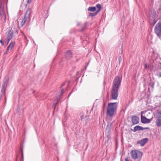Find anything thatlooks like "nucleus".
<instances>
[{"mask_svg": "<svg viewBox=\"0 0 161 161\" xmlns=\"http://www.w3.org/2000/svg\"><path fill=\"white\" fill-rule=\"evenodd\" d=\"M122 53V50H121V54Z\"/></svg>", "mask_w": 161, "mask_h": 161, "instance_id": "8fccbe9b", "label": "nucleus"}, {"mask_svg": "<svg viewBox=\"0 0 161 161\" xmlns=\"http://www.w3.org/2000/svg\"><path fill=\"white\" fill-rule=\"evenodd\" d=\"M131 130L134 132L138 130H142V127L139 125H137L134 127L133 130L131 129Z\"/></svg>", "mask_w": 161, "mask_h": 161, "instance_id": "dca6fc26", "label": "nucleus"}, {"mask_svg": "<svg viewBox=\"0 0 161 161\" xmlns=\"http://www.w3.org/2000/svg\"><path fill=\"white\" fill-rule=\"evenodd\" d=\"M156 12L154 9H151L149 11V17L150 19H155L156 16Z\"/></svg>", "mask_w": 161, "mask_h": 161, "instance_id": "6e6552de", "label": "nucleus"}, {"mask_svg": "<svg viewBox=\"0 0 161 161\" xmlns=\"http://www.w3.org/2000/svg\"><path fill=\"white\" fill-rule=\"evenodd\" d=\"M118 60H119V63L121 61H122V58H121V56H119V58H118Z\"/></svg>", "mask_w": 161, "mask_h": 161, "instance_id": "f704fd0d", "label": "nucleus"}, {"mask_svg": "<svg viewBox=\"0 0 161 161\" xmlns=\"http://www.w3.org/2000/svg\"><path fill=\"white\" fill-rule=\"evenodd\" d=\"M27 19H28L24 17V19H23L21 22V26L24 25Z\"/></svg>", "mask_w": 161, "mask_h": 161, "instance_id": "b1692460", "label": "nucleus"}, {"mask_svg": "<svg viewBox=\"0 0 161 161\" xmlns=\"http://www.w3.org/2000/svg\"><path fill=\"white\" fill-rule=\"evenodd\" d=\"M131 158L134 160L136 159H138V161H140L143 155L142 153L139 150H132L130 152Z\"/></svg>", "mask_w": 161, "mask_h": 161, "instance_id": "7ed1b4c3", "label": "nucleus"}, {"mask_svg": "<svg viewBox=\"0 0 161 161\" xmlns=\"http://www.w3.org/2000/svg\"><path fill=\"white\" fill-rule=\"evenodd\" d=\"M96 10V8L95 7H90L88 8L87 10L89 11L94 12Z\"/></svg>", "mask_w": 161, "mask_h": 161, "instance_id": "6ab92c4d", "label": "nucleus"}, {"mask_svg": "<svg viewBox=\"0 0 161 161\" xmlns=\"http://www.w3.org/2000/svg\"><path fill=\"white\" fill-rule=\"evenodd\" d=\"M60 100V98L58 97L56 99H54L53 105V107L54 108V111L55 110L56 107L58 104Z\"/></svg>", "mask_w": 161, "mask_h": 161, "instance_id": "ddd939ff", "label": "nucleus"}, {"mask_svg": "<svg viewBox=\"0 0 161 161\" xmlns=\"http://www.w3.org/2000/svg\"><path fill=\"white\" fill-rule=\"evenodd\" d=\"M20 150L22 153L21 158L22 159V161H24V157H23V145L22 144L20 145Z\"/></svg>", "mask_w": 161, "mask_h": 161, "instance_id": "412c9836", "label": "nucleus"}, {"mask_svg": "<svg viewBox=\"0 0 161 161\" xmlns=\"http://www.w3.org/2000/svg\"><path fill=\"white\" fill-rule=\"evenodd\" d=\"M152 83V85L151 86L153 87L154 84L153 83Z\"/></svg>", "mask_w": 161, "mask_h": 161, "instance_id": "a18cd8bd", "label": "nucleus"}, {"mask_svg": "<svg viewBox=\"0 0 161 161\" xmlns=\"http://www.w3.org/2000/svg\"><path fill=\"white\" fill-rule=\"evenodd\" d=\"M121 81V79L118 76L116 77L113 81L111 93L112 98L114 100L117 98L118 89L120 86Z\"/></svg>", "mask_w": 161, "mask_h": 161, "instance_id": "f257e3e1", "label": "nucleus"}, {"mask_svg": "<svg viewBox=\"0 0 161 161\" xmlns=\"http://www.w3.org/2000/svg\"><path fill=\"white\" fill-rule=\"evenodd\" d=\"M14 31L11 29L9 30V32L7 35V38L6 39V41L4 45L5 47H6L10 40L14 36Z\"/></svg>", "mask_w": 161, "mask_h": 161, "instance_id": "20e7f679", "label": "nucleus"}, {"mask_svg": "<svg viewBox=\"0 0 161 161\" xmlns=\"http://www.w3.org/2000/svg\"><path fill=\"white\" fill-rule=\"evenodd\" d=\"M87 23H86V22L85 23L84 25L82 26V29L80 31L81 32L83 31L86 29V28L87 26Z\"/></svg>", "mask_w": 161, "mask_h": 161, "instance_id": "a878e982", "label": "nucleus"}, {"mask_svg": "<svg viewBox=\"0 0 161 161\" xmlns=\"http://www.w3.org/2000/svg\"><path fill=\"white\" fill-rule=\"evenodd\" d=\"M157 66L156 67L158 71L161 69V63L159 62L158 63Z\"/></svg>", "mask_w": 161, "mask_h": 161, "instance_id": "bb28decb", "label": "nucleus"}, {"mask_svg": "<svg viewBox=\"0 0 161 161\" xmlns=\"http://www.w3.org/2000/svg\"><path fill=\"white\" fill-rule=\"evenodd\" d=\"M148 141V139L147 138H145L140 141H138L137 143L138 144H140L141 146H143Z\"/></svg>", "mask_w": 161, "mask_h": 161, "instance_id": "f8f14e48", "label": "nucleus"}, {"mask_svg": "<svg viewBox=\"0 0 161 161\" xmlns=\"http://www.w3.org/2000/svg\"><path fill=\"white\" fill-rule=\"evenodd\" d=\"M72 56V53L70 50H68L65 53V57L67 59H69Z\"/></svg>", "mask_w": 161, "mask_h": 161, "instance_id": "9d476101", "label": "nucleus"}, {"mask_svg": "<svg viewBox=\"0 0 161 161\" xmlns=\"http://www.w3.org/2000/svg\"><path fill=\"white\" fill-rule=\"evenodd\" d=\"M20 161H21V158L20 159Z\"/></svg>", "mask_w": 161, "mask_h": 161, "instance_id": "3c124183", "label": "nucleus"}, {"mask_svg": "<svg viewBox=\"0 0 161 161\" xmlns=\"http://www.w3.org/2000/svg\"><path fill=\"white\" fill-rule=\"evenodd\" d=\"M149 129V127H142V130H147V129Z\"/></svg>", "mask_w": 161, "mask_h": 161, "instance_id": "ea45409f", "label": "nucleus"}, {"mask_svg": "<svg viewBox=\"0 0 161 161\" xmlns=\"http://www.w3.org/2000/svg\"><path fill=\"white\" fill-rule=\"evenodd\" d=\"M154 31L157 36L161 37V22H159L156 25Z\"/></svg>", "mask_w": 161, "mask_h": 161, "instance_id": "39448f33", "label": "nucleus"}, {"mask_svg": "<svg viewBox=\"0 0 161 161\" xmlns=\"http://www.w3.org/2000/svg\"><path fill=\"white\" fill-rule=\"evenodd\" d=\"M97 13L95 12V13H90L89 14V17H94L96 16L97 14H96Z\"/></svg>", "mask_w": 161, "mask_h": 161, "instance_id": "cd10ccee", "label": "nucleus"}, {"mask_svg": "<svg viewBox=\"0 0 161 161\" xmlns=\"http://www.w3.org/2000/svg\"><path fill=\"white\" fill-rule=\"evenodd\" d=\"M3 1L4 2V0H1L0 2H1V1Z\"/></svg>", "mask_w": 161, "mask_h": 161, "instance_id": "09e8293b", "label": "nucleus"}, {"mask_svg": "<svg viewBox=\"0 0 161 161\" xmlns=\"http://www.w3.org/2000/svg\"><path fill=\"white\" fill-rule=\"evenodd\" d=\"M0 43H1L2 46H3L4 45V42L2 39H1L0 40Z\"/></svg>", "mask_w": 161, "mask_h": 161, "instance_id": "72a5a7b5", "label": "nucleus"}, {"mask_svg": "<svg viewBox=\"0 0 161 161\" xmlns=\"http://www.w3.org/2000/svg\"><path fill=\"white\" fill-rule=\"evenodd\" d=\"M157 75L158 77H161V71L158 73Z\"/></svg>", "mask_w": 161, "mask_h": 161, "instance_id": "473e14b6", "label": "nucleus"}, {"mask_svg": "<svg viewBox=\"0 0 161 161\" xmlns=\"http://www.w3.org/2000/svg\"><path fill=\"white\" fill-rule=\"evenodd\" d=\"M78 25H79V24H78Z\"/></svg>", "mask_w": 161, "mask_h": 161, "instance_id": "603ef678", "label": "nucleus"}, {"mask_svg": "<svg viewBox=\"0 0 161 161\" xmlns=\"http://www.w3.org/2000/svg\"><path fill=\"white\" fill-rule=\"evenodd\" d=\"M101 9H97V11L95 12L96 13H97L96 14H97L98 13V12H100L101 10Z\"/></svg>", "mask_w": 161, "mask_h": 161, "instance_id": "58836bf2", "label": "nucleus"}, {"mask_svg": "<svg viewBox=\"0 0 161 161\" xmlns=\"http://www.w3.org/2000/svg\"><path fill=\"white\" fill-rule=\"evenodd\" d=\"M83 116H84V115L83 114H82L81 115V116H80V119H81V121H84V122H85L86 123H87V120H84V119Z\"/></svg>", "mask_w": 161, "mask_h": 161, "instance_id": "7c9ffc66", "label": "nucleus"}, {"mask_svg": "<svg viewBox=\"0 0 161 161\" xmlns=\"http://www.w3.org/2000/svg\"><path fill=\"white\" fill-rule=\"evenodd\" d=\"M157 114H158V118H161V110H158L157 111Z\"/></svg>", "mask_w": 161, "mask_h": 161, "instance_id": "c756f323", "label": "nucleus"}, {"mask_svg": "<svg viewBox=\"0 0 161 161\" xmlns=\"http://www.w3.org/2000/svg\"><path fill=\"white\" fill-rule=\"evenodd\" d=\"M158 13L159 14V15L161 16V3L159 6V8L158 10Z\"/></svg>", "mask_w": 161, "mask_h": 161, "instance_id": "c85d7f7f", "label": "nucleus"}, {"mask_svg": "<svg viewBox=\"0 0 161 161\" xmlns=\"http://www.w3.org/2000/svg\"><path fill=\"white\" fill-rule=\"evenodd\" d=\"M7 81L6 79H4L3 80V82L2 84V89L1 90V92H2V94L1 95H0V99L2 97L3 94L4 93H5L6 91V89L7 87Z\"/></svg>", "mask_w": 161, "mask_h": 161, "instance_id": "423d86ee", "label": "nucleus"}, {"mask_svg": "<svg viewBox=\"0 0 161 161\" xmlns=\"http://www.w3.org/2000/svg\"><path fill=\"white\" fill-rule=\"evenodd\" d=\"M156 123L158 126L159 127L161 126V119L160 118L156 120Z\"/></svg>", "mask_w": 161, "mask_h": 161, "instance_id": "aec40b11", "label": "nucleus"}, {"mask_svg": "<svg viewBox=\"0 0 161 161\" xmlns=\"http://www.w3.org/2000/svg\"><path fill=\"white\" fill-rule=\"evenodd\" d=\"M112 123H108V124L106 128V131H107V133H110L112 128Z\"/></svg>", "mask_w": 161, "mask_h": 161, "instance_id": "4468645a", "label": "nucleus"}, {"mask_svg": "<svg viewBox=\"0 0 161 161\" xmlns=\"http://www.w3.org/2000/svg\"><path fill=\"white\" fill-rule=\"evenodd\" d=\"M61 91L59 92L58 95L60 97L63 94L64 92V90L63 88H62V87H61ZM60 98V97H59Z\"/></svg>", "mask_w": 161, "mask_h": 161, "instance_id": "393cba45", "label": "nucleus"}, {"mask_svg": "<svg viewBox=\"0 0 161 161\" xmlns=\"http://www.w3.org/2000/svg\"><path fill=\"white\" fill-rule=\"evenodd\" d=\"M24 36H25L24 37L25 39L27 38L26 36L25 35H24Z\"/></svg>", "mask_w": 161, "mask_h": 161, "instance_id": "49530a36", "label": "nucleus"}, {"mask_svg": "<svg viewBox=\"0 0 161 161\" xmlns=\"http://www.w3.org/2000/svg\"><path fill=\"white\" fill-rule=\"evenodd\" d=\"M32 1V0H27V4H29L31 3Z\"/></svg>", "mask_w": 161, "mask_h": 161, "instance_id": "a19ab883", "label": "nucleus"}, {"mask_svg": "<svg viewBox=\"0 0 161 161\" xmlns=\"http://www.w3.org/2000/svg\"><path fill=\"white\" fill-rule=\"evenodd\" d=\"M0 14L2 17V19H3L5 21L6 19V16L5 11L0 12Z\"/></svg>", "mask_w": 161, "mask_h": 161, "instance_id": "a211bd4d", "label": "nucleus"}, {"mask_svg": "<svg viewBox=\"0 0 161 161\" xmlns=\"http://www.w3.org/2000/svg\"><path fill=\"white\" fill-rule=\"evenodd\" d=\"M15 44V42H11L7 47L8 50H11L14 46Z\"/></svg>", "mask_w": 161, "mask_h": 161, "instance_id": "2eb2a0df", "label": "nucleus"}, {"mask_svg": "<svg viewBox=\"0 0 161 161\" xmlns=\"http://www.w3.org/2000/svg\"><path fill=\"white\" fill-rule=\"evenodd\" d=\"M96 8H97V9H102V7L101 5L99 4H98L96 5Z\"/></svg>", "mask_w": 161, "mask_h": 161, "instance_id": "2f4dec72", "label": "nucleus"}, {"mask_svg": "<svg viewBox=\"0 0 161 161\" xmlns=\"http://www.w3.org/2000/svg\"><path fill=\"white\" fill-rule=\"evenodd\" d=\"M105 107V102H104L103 103V111H104V108Z\"/></svg>", "mask_w": 161, "mask_h": 161, "instance_id": "c9c22d12", "label": "nucleus"}, {"mask_svg": "<svg viewBox=\"0 0 161 161\" xmlns=\"http://www.w3.org/2000/svg\"><path fill=\"white\" fill-rule=\"evenodd\" d=\"M144 67L145 68L147 69V65L146 64H144Z\"/></svg>", "mask_w": 161, "mask_h": 161, "instance_id": "79ce46f5", "label": "nucleus"}, {"mask_svg": "<svg viewBox=\"0 0 161 161\" xmlns=\"http://www.w3.org/2000/svg\"><path fill=\"white\" fill-rule=\"evenodd\" d=\"M4 2L3 1H2L0 2V12L4 11Z\"/></svg>", "mask_w": 161, "mask_h": 161, "instance_id": "f3484780", "label": "nucleus"}, {"mask_svg": "<svg viewBox=\"0 0 161 161\" xmlns=\"http://www.w3.org/2000/svg\"><path fill=\"white\" fill-rule=\"evenodd\" d=\"M90 61H89V62H88V63L87 64V65L86 66V67L89 64V62H90Z\"/></svg>", "mask_w": 161, "mask_h": 161, "instance_id": "c03bdc74", "label": "nucleus"}, {"mask_svg": "<svg viewBox=\"0 0 161 161\" xmlns=\"http://www.w3.org/2000/svg\"><path fill=\"white\" fill-rule=\"evenodd\" d=\"M9 50H8V49L7 48V51L4 53V54H7L8 53L9 51Z\"/></svg>", "mask_w": 161, "mask_h": 161, "instance_id": "4c0bfd02", "label": "nucleus"}, {"mask_svg": "<svg viewBox=\"0 0 161 161\" xmlns=\"http://www.w3.org/2000/svg\"><path fill=\"white\" fill-rule=\"evenodd\" d=\"M152 20L150 21V24L151 25L153 26L157 22V20L155 19H153Z\"/></svg>", "mask_w": 161, "mask_h": 161, "instance_id": "4be33fe9", "label": "nucleus"}, {"mask_svg": "<svg viewBox=\"0 0 161 161\" xmlns=\"http://www.w3.org/2000/svg\"><path fill=\"white\" fill-rule=\"evenodd\" d=\"M32 11V9L28 7L27 8L24 17L29 19L31 15V13Z\"/></svg>", "mask_w": 161, "mask_h": 161, "instance_id": "9b49d317", "label": "nucleus"}, {"mask_svg": "<svg viewBox=\"0 0 161 161\" xmlns=\"http://www.w3.org/2000/svg\"><path fill=\"white\" fill-rule=\"evenodd\" d=\"M65 85V82H64L63 83L61 87H62V86H64Z\"/></svg>", "mask_w": 161, "mask_h": 161, "instance_id": "37998d69", "label": "nucleus"}, {"mask_svg": "<svg viewBox=\"0 0 161 161\" xmlns=\"http://www.w3.org/2000/svg\"><path fill=\"white\" fill-rule=\"evenodd\" d=\"M152 119H147L145 116H143L142 114L141 115V122L143 124L149 123L152 121Z\"/></svg>", "mask_w": 161, "mask_h": 161, "instance_id": "0eeeda50", "label": "nucleus"}, {"mask_svg": "<svg viewBox=\"0 0 161 161\" xmlns=\"http://www.w3.org/2000/svg\"><path fill=\"white\" fill-rule=\"evenodd\" d=\"M89 118V117L88 116H86L85 117L84 119V120H87V119Z\"/></svg>", "mask_w": 161, "mask_h": 161, "instance_id": "e433bc0d", "label": "nucleus"}, {"mask_svg": "<svg viewBox=\"0 0 161 161\" xmlns=\"http://www.w3.org/2000/svg\"><path fill=\"white\" fill-rule=\"evenodd\" d=\"M131 121L132 123V125H134L138 124L139 122V118L136 116H131Z\"/></svg>", "mask_w": 161, "mask_h": 161, "instance_id": "1a4fd4ad", "label": "nucleus"}, {"mask_svg": "<svg viewBox=\"0 0 161 161\" xmlns=\"http://www.w3.org/2000/svg\"><path fill=\"white\" fill-rule=\"evenodd\" d=\"M28 6V4H26V6H25V7L26 8L27 7V6Z\"/></svg>", "mask_w": 161, "mask_h": 161, "instance_id": "de8ad7c7", "label": "nucleus"}, {"mask_svg": "<svg viewBox=\"0 0 161 161\" xmlns=\"http://www.w3.org/2000/svg\"><path fill=\"white\" fill-rule=\"evenodd\" d=\"M106 135L107 137V141H106V142L108 143L109 139H111V137L110 135V133H106Z\"/></svg>", "mask_w": 161, "mask_h": 161, "instance_id": "5701e85b", "label": "nucleus"}, {"mask_svg": "<svg viewBox=\"0 0 161 161\" xmlns=\"http://www.w3.org/2000/svg\"><path fill=\"white\" fill-rule=\"evenodd\" d=\"M117 109V103H111L108 105L107 110V114L110 117H112Z\"/></svg>", "mask_w": 161, "mask_h": 161, "instance_id": "f03ea898", "label": "nucleus"}]
</instances>
